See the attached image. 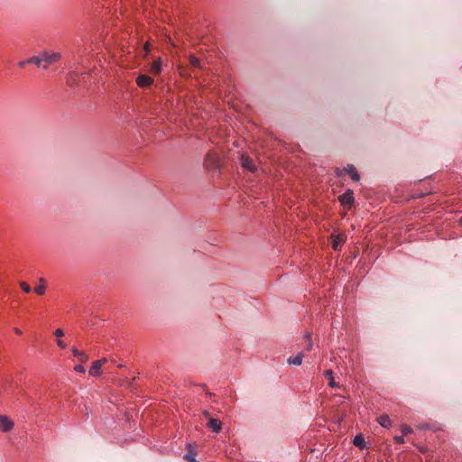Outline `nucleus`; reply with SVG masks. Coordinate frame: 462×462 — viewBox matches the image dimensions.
<instances>
[{
  "label": "nucleus",
  "instance_id": "21",
  "mask_svg": "<svg viewBox=\"0 0 462 462\" xmlns=\"http://www.w3.org/2000/svg\"><path fill=\"white\" fill-rule=\"evenodd\" d=\"M304 338L306 339V342H307V345L305 346V350L306 351H310L313 347V343L311 341V338H310V334H306Z\"/></svg>",
  "mask_w": 462,
  "mask_h": 462
},
{
  "label": "nucleus",
  "instance_id": "16",
  "mask_svg": "<svg viewBox=\"0 0 462 462\" xmlns=\"http://www.w3.org/2000/svg\"><path fill=\"white\" fill-rule=\"evenodd\" d=\"M324 374L328 379V385L330 387H333V388L337 387V383L334 380L333 372L331 369L326 370Z\"/></svg>",
  "mask_w": 462,
  "mask_h": 462
},
{
  "label": "nucleus",
  "instance_id": "22",
  "mask_svg": "<svg viewBox=\"0 0 462 462\" xmlns=\"http://www.w3.org/2000/svg\"><path fill=\"white\" fill-rule=\"evenodd\" d=\"M20 286H21L22 290H23L24 292H26V293H29V292H31V291H32V290H31V287H30L26 282H20Z\"/></svg>",
  "mask_w": 462,
  "mask_h": 462
},
{
  "label": "nucleus",
  "instance_id": "11",
  "mask_svg": "<svg viewBox=\"0 0 462 462\" xmlns=\"http://www.w3.org/2000/svg\"><path fill=\"white\" fill-rule=\"evenodd\" d=\"M101 367L100 362L94 361L88 371L89 374L92 376H99L101 374Z\"/></svg>",
  "mask_w": 462,
  "mask_h": 462
},
{
  "label": "nucleus",
  "instance_id": "6",
  "mask_svg": "<svg viewBox=\"0 0 462 462\" xmlns=\"http://www.w3.org/2000/svg\"><path fill=\"white\" fill-rule=\"evenodd\" d=\"M208 426L214 431V432H219L222 428V423L219 420L210 418Z\"/></svg>",
  "mask_w": 462,
  "mask_h": 462
},
{
  "label": "nucleus",
  "instance_id": "1",
  "mask_svg": "<svg viewBox=\"0 0 462 462\" xmlns=\"http://www.w3.org/2000/svg\"><path fill=\"white\" fill-rule=\"evenodd\" d=\"M338 200L344 207L350 208L355 202L354 192L351 189L346 190L338 197Z\"/></svg>",
  "mask_w": 462,
  "mask_h": 462
},
{
  "label": "nucleus",
  "instance_id": "2",
  "mask_svg": "<svg viewBox=\"0 0 462 462\" xmlns=\"http://www.w3.org/2000/svg\"><path fill=\"white\" fill-rule=\"evenodd\" d=\"M240 162L242 167L245 170H247L251 172H255L257 171V167L254 163V161L246 154L243 153L240 156Z\"/></svg>",
  "mask_w": 462,
  "mask_h": 462
},
{
  "label": "nucleus",
  "instance_id": "28",
  "mask_svg": "<svg viewBox=\"0 0 462 462\" xmlns=\"http://www.w3.org/2000/svg\"><path fill=\"white\" fill-rule=\"evenodd\" d=\"M96 362H100V365L102 366L104 364H106L107 362V359L106 357H104L100 360H97Z\"/></svg>",
  "mask_w": 462,
  "mask_h": 462
},
{
  "label": "nucleus",
  "instance_id": "12",
  "mask_svg": "<svg viewBox=\"0 0 462 462\" xmlns=\"http://www.w3.org/2000/svg\"><path fill=\"white\" fill-rule=\"evenodd\" d=\"M377 421L383 428H390L392 425V420L388 415H382L378 417Z\"/></svg>",
  "mask_w": 462,
  "mask_h": 462
},
{
  "label": "nucleus",
  "instance_id": "32",
  "mask_svg": "<svg viewBox=\"0 0 462 462\" xmlns=\"http://www.w3.org/2000/svg\"><path fill=\"white\" fill-rule=\"evenodd\" d=\"M48 65H49V64H47V63H46V64H43L42 68H43L44 69H46L48 68Z\"/></svg>",
  "mask_w": 462,
  "mask_h": 462
},
{
  "label": "nucleus",
  "instance_id": "10",
  "mask_svg": "<svg viewBox=\"0 0 462 462\" xmlns=\"http://www.w3.org/2000/svg\"><path fill=\"white\" fill-rule=\"evenodd\" d=\"M302 359H303V353L300 352V353H298L297 356H295L293 357L290 356L287 359V363L289 365H300L302 364Z\"/></svg>",
  "mask_w": 462,
  "mask_h": 462
},
{
  "label": "nucleus",
  "instance_id": "26",
  "mask_svg": "<svg viewBox=\"0 0 462 462\" xmlns=\"http://www.w3.org/2000/svg\"><path fill=\"white\" fill-rule=\"evenodd\" d=\"M394 440H395V442L400 443V444L404 442L403 436H395Z\"/></svg>",
  "mask_w": 462,
  "mask_h": 462
},
{
  "label": "nucleus",
  "instance_id": "29",
  "mask_svg": "<svg viewBox=\"0 0 462 462\" xmlns=\"http://www.w3.org/2000/svg\"><path fill=\"white\" fill-rule=\"evenodd\" d=\"M26 64H28V63L26 62V60H23V61H20V62L18 63V66H19V68H23Z\"/></svg>",
  "mask_w": 462,
  "mask_h": 462
},
{
  "label": "nucleus",
  "instance_id": "24",
  "mask_svg": "<svg viewBox=\"0 0 462 462\" xmlns=\"http://www.w3.org/2000/svg\"><path fill=\"white\" fill-rule=\"evenodd\" d=\"M74 370L78 373H85V367L81 364L75 365Z\"/></svg>",
  "mask_w": 462,
  "mask_h": 462
},
{
  "label": "nucleus",
  "instance_id": "9",
  "mask_svg": "<svg viewBox=\"0 0 462 462\" xmlns=\"http://www.w3.org/2000/svg\"><path fill=\"white\" fill-rule=\"evenodd\" d=\"M345 236L342 234L332 236V248L335 251H337L339 248V245L344 242Z\"/></svg>",
  "mask_w": 462,
  "mask_h": 462
},
{
  "label": "nucleus",
  "instance_id": "27",
  "mask_svg": "<svg viewBox=\"0 0 462 462\" xmlns=\"http://www.w3.org/2000/svg\"><path fill=\"white\" fill-rule=\"evenodd\" d=\"M57 344H58V346H59L60 348H66V346H67V345H66L62 340H60V339H59V340L57 341Z\"/></svg>",
  "mask_w": 462,
  "mask_h": 462
},
{
  "label": "nucleus",
  "instance_id": "20",
  "mask_svg": "<svg viewBox=\"0 0 462 462\" xmlns=\"http://www.w3.org/2000/svg\"><path fill=\"white\" fill-rule=\"evenodd\" d=\"M189 63L193 69H201L199 60L194 56L189 57Z\"/></svg>",
  "mask_w": 462,
  "mask_h": 462
},
{
  "label": "nucleus",
  "instance_id": "14",
  "mask_svg": "<svg viewBox=\"0 0 462 462\" xmlns=\"http://www.w3.org/2000/svg\"><path fill=\"white\" fill-rule=\"evenodd\" d=\"M353 444L356 447H357V448H359L361 449H364L365 448V439H364L363 435H361V434L356 435L354 438Z\"/></svg>",
  "mask_w": 462,
  "mask_h": 462
},
{
  "label": "nucleus",
  "instance_id": "33",
  "mask_svg": "<svg viewBox=\"0 0 462 462\" xmlns=\"http://www.w3.org/2000/svg\"><path fill=\"white\" fill-rule=\"evenodd\" d=\"M204 415L207 416V417L209 416L208 411H204Z\"/></svg>",
  "mask_w": 462,
  "mask_h": 462
},
{
  "label": "nucleus",
  "instance_id": "30",
  "mask_svg": "<svg viewBox=\"0 0 462 462\" xmlns=\"http://www.w3.org/2000/svg\"><path fill=\"white\" fill-rule=\"evenodd\" d=\"M14 332L17 334V335H21L22 334V330L19 329L18 328H15L14 329Z\"/></svg>",
  "mask_w": 462,
  "mask_h": 462
},
{
  "label": "nucleus",
  "instance_id": "15",
  "mask_svg": "<svg viewBox=\"0 0 462 462\" xmlns=\"http://www.w3.org/2000/svg\"><path fill=\"white\" fill-rule=\"evenodd\" d=\"M71 351H72V353H73L74 356H77V357H79V361H80L81 363H85V362H87V361H88V355H87V354H85L84 352H80V351H79V350H78L77 348H75V347H72V348H71Z\"/></svg>",
  "mask_w": 462,
  "mask_h": 462
},
{
  "label": "nucleus",
  "instance_id": "4",
  "mask_svg": "<svg viewBox=\"0 0 462 462\" xmlns=\"http://www.w3.org/2000/svg\"><path fill=\"white\" fill-rule=\"evenodd\" d=\"M152 83H153V79L151 77L144 75V74L138 76L136 79V84L140 88L150 87Z\"/></svg>",
  "mask_w": 462,
  "mask_h": 462
},
{
  "label": "nucleus",
  "instance_id": "5",
  "mask_svg": "<svg viewBox=\"0 0 462 462\" xmlns=\"http://www.w3.org/2000/svg\"><path fill=\"white\" fill-rule=\"evenodd\" d=\"M43 61L47 64H53L60 59V54L58 52L53 53H43L42 54Z\"/></svg>",
  "mask_w": 462,
  "mask_h": 462
},
{
  "label": "nucleus",
  "instance_id": "19",
  "mask_svg": "<svg viewBox=\"0 0 462 462\" xmlns=\"http://www.w3.org/2000/svg\"><path fill=\"white\" fill-rule=\"evenodd\" d=\"M184 458L188 461V462H198L196 459H195V453L192 452V449H191V446L189 445V449H188V453L184 456Z\"/></svg>",
  "mask_w": 462,
  "mask_h": 462
},
{
  "label": "nucleus",
  "instance_id": "18",
  "mask_svg": "<svg viewBox=\"0 0 462 462\" xmlns=\"http://www.w3.org/2000/svg\"><path fill=\"white\" fill-rule=\"evenodd\" d=\"M42 61H43L42 55L41 57L33 56L26 60L27 63H30V64L33 63V64L37 65L38 67L42 66Z\"/></svg>",
  "mask_w": 462,
  "mask_h": 462
},
{
  "label": "nucleus",
  "instance_id": "3",
  "mask_svg": "<svg viewBox=\"0 0 462 462\" xmlns=\"http://www.w3.org/2000/svg\"><path fill=\"white\" fill-rule=\"evenodd\" d=\"M14 427V422L5 415H0V430L7 432L10 431Z\"/></svg>",
  "mask_w": 462,
  "mask_h": 462
},
{
  "label": "nucleus",
  "instance_id": "25",
  "mask_svg": "<svg viewBox=\"0 0 462 462\" xmlns=\"http://www.w3.org/2000/svg\"><path fill=\"white\" fill-rule=\"evenodd\" d=\"M54 335L57 337H61L64 336V332L61 328H58L55 330L54 332Z\"/></svg>",
  "mask_w": 462,
  "mask_h": 462
},
{
  "label": "nucleus",
  "instance_id": "17",
  "mask_svg": "<svg viewBox=\"0 0 462 462\" xmlns=\"http://www.w3.org/2000/svg\"><path fill=\"white\" fill-rule=\"evenodd\" d=\"M45 280L43 278L40 279V284L34 288V291L38 295H42L45 292Z\"/></svg>",
  "mask_w": 462,
  "mask_h": 462
},
{
  "label": "nucleus",
  "instance_id": "8",
  "mask_svg": "<svg viewBox=\"0 0 462 462\" xmlns=\"http://www.w3.org/2000/svg\"><path fill=\"white\" fill-rule=\"evenodd\" d=\"M79 74L75 71H70L67 77V82L69 86H76L79 84Z\"/></svg>",
  "mask_w": 462,
  "mask_h": 462
},
{
  "label": "nucleus",
  "instance_id": "7",
  "mask_svg": "<svg viewBox=\"0 0 462 462\" xmlns=\"http://www.w3.org/2000/svg\"><path fill=\"white\" fill-rule=\"evenodd\" d=\"M344 171L350 175L351 179L355 181H358L360 180L359 174L356 171V168L353 165H347Z\"/></svg>",
  "mask_w": 462,
  "mask_h": 462
},
{
  "label": "nucleus",
  "instance_id": "23",
  "mask_svg": "<svg viewBox=\"0 0 462 462\" xmlns=\"http://www.w3.org/2000/svg\"><path fill=\"white\" fill-rule=\"evenodd\" d=\"M402 432L403 435H408L412 432V429L408 425L402 426Z\"/></svg>",
  "mask_w": 462,
  "mask_h": 462
},
{
  "label": "nucleus",
  "instance_id": "13",
  "mask_svg": "<svg viewBox=\"0 0 462 462\" xmlns=\"http://www.w3.org/2000/svg\"><path fill=\"white\" fill-rule=\"evenodd\" d=\"M162 69V61L160 59L154 60L150 67V72L157 75L161 72Z\"/></svg>",
  "mask_w": 462,
  "mask_h": 462
},
{
  "label": "nucleus",
  "instance_id": "31",
  "mask_svg": "<svg viewBox=\"0 0 462 462\" xmlns=\"http://www.w3.org/2000/svg\"><path fill=\"white\" fill-rule=\"evenodd\" d=\"M144 50H145L146 52L149 51V44L148 43H145Z\"/></svg>",
  "mask_w": 462,
  "mask_h": 462
}]
</instances>
